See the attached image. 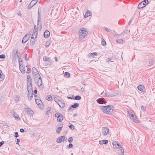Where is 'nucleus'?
<instances>
[{
  "label": "nucleus",
  "instance_id": "f257e3e1",
  "mask_svg": "<svg viewBox=\"0 0 155 155\" xmlns=\"http://www.w3.org/2000/svg\"><path fill=\"white\" fill-rule=\"evenodd\" d=\"M88 31H87V29L85 28H81L78 32L79 39L80 40L83 39L87 36Z\"/></svg>",
  "mask_w": 155,
  "mask_h": 155
},
{
  "label": "nucleus",
  "instance_id": "f03ea898",
  "mask_svg": "<svg viewBox=\"0 0 155 155\" xmlns=\"http://www.w3.org/2000/svg\"><path fill=\"white\" fill-rule=\"evenodd\" d=\"M55 117L57 118V120L58 122H61L63 120V115L59 112L56 113L55 114Z\"/></svg>",
  "mask_w": 155,
  "mask_h": 155
},
{
  "label": "nucleus",
  "instance_id": "7ed1b4c3",
  "mask_svg": "<svg viewBox=\"0 0 155 155\" xmlns=\"http://www.w3.org/2000/svg\"><path fill=\"white\" fill-rule=\"evenodd\" d=\"M145 60H146L145 62L147 63H148L150 64H152L154 62L153 60L150 56L147 55L145 57Z\"/></svg>",
  "mask_w": 155,
  "mask_h": 155
},
{
  "label": "nucleus",
  "instance_id": "20e7f679",
  "mask_svg": "<svg viewBox=\"0 0 155 155\" xmlns=\"http://www.w3.org/2000/svg\"><path fill=\"white\" fill-rule=\"evenodd\" d=\"M27 89L28 91V97L29 100H31L32 99L33 97L32 95H31L32 97L30 96V94L31 93V92H32V89H31V86H29V84H28L27 85Z\"/></svg>",
  "mask_w": 155,
  "mask_h": 155
},
{
  "label": "nucleus",
  "instance_id": "39448f33",
  "mask_svg": "<svg viewBox=\"0 0 155 155\" xmlns=\"http://www.w3.org/2000/svg\"><path fill=\"white\" fill-rule=\"evenodd\" d=\"M25 111L27 112V114L29 115L30 116H33L34 113L33 110L29 107H25L24 109Z\"/></svg>",
  "mask_w": 155,
  "mask_h": 155
},
{
  "label": "nucleus",
  "instance_id": "423d86ee",
  "mask_svg": "<svg viewBox=\"0 0 155 155\" xmlns=\"http://www.w3.org/2000/svg\"><path fill=\"white\" fill-rule=\"evenodd\" d=\"M102 134L104 136H105L107 134H109V130L108 127H103L101 130Z\"/></svg>",
  "mask_w": 155,
  "mask_h": 155
},
{
  "label": "nucleus",
  "instance_id": "0eeeda50",
  "mask_svg": "<svg viewBox=\"0 0 155 155\" xmlns=\"http://www.w3.org/2000/svg\"><path fill=\"white\" fill-rule=\"evenodd\" d=\"M27 85L28 84H29V86H31V89H32V79L31 77V76L29 75H28L27 76Z\"/></svg>",
  "mask_w": 155,
  "mask_h": 155
},
{
  "label": "nucleus",
  "instance_id": "6e6552de",
  "mask_svg": "<svg viewBox=\"0 0 155 155\" xmlns=\"http://www.w3.org/2000/svg\"><path fill=\"white\" fill-rule=\"evenodd\" d=\"M35 81L38 87H40L42 86V82L41 76H40L39 78H38V79H35Z\"/></svg>",
  "mask_w": 155,
  "mask_h": 155
},
{
  "label": "nucleus",
  "instance_id": "1a4fd4ad",
  "mask_svg": "<svg viewBox=\"0 0 155 155\" xmlns=\"http://www.w3.org/2000/svg\"><path fill=\"white\" fill-rule=\"evenodd\" d=\"M35 101L36 103L40 108L42 109L43 108L44 105L42 101L40 100L35 99Z\"/></svg>",
  "mask_w": 155,
  "mask_h": 155
},
{
  "label": "nucleus",
  "instance_id": "9d476101",
  "mask_svg": "<svg viewBox=\"0 0 155 155\" xmlns=\"http://www.w3.org/2000/svg\"><path fill=\"white\" fill-rule=\"evenodd\" d=\"M109 107H108V113L107 114L110 115V114H114L115 113L114 111H113V109L114 108V107L111 105H109Z\"/></svg>",
  "mask_w": 155,
  "mask_h": 155
},
{
  "label": "nucleus",
  "instance_id": "9b49d317",
  "mask_svg": "<svg viewBox=\"0 0 155 155\" xmlns=\"http://www.w3.org/2000/svg\"><path fill=\"white\" fill-rule=\"evenodd\" d=\"M30 35H31L30 34L26 35L22 39V42L23 44L25 43L30 38Z\"/></svg>",
  "mask_w": 155,
  "mask_h": 155
},
{
  "label": "nucleus",
  "instance_id": "f8f14e48",
  "mask_svg": "<svg viewBox=\"0 0 155 155\" xmlns=\"http://www.w3.org/2000/svg\"><path fill=\"white\" fill-rule=\"evenodd\" d=\"M109 105H107L105 106H102L101 108V110L104 113L107 114L108 112V107Z\"/></svg>",
  "mask_w": 155,
  "mask_h": 155
},
{
  "label": "nucleus",
  "instance_id": "ddd939ff",
  "mask_svg": "<svg viewBox=\"0 0 155 155\" xmlns=\"http://www.w3.org/2000/svg\"><path fill=\"white\" fill-rule=\"evenodd\" d=\"M20 52L18 51L17 49H15L12 51V55L14 59H16L17 55L18 54H19Z\"/></svg>",
  "mask_w": 155,
  "mask_h": 155
},
{
  "label": "nucleus",
  "instance_id": "4468645a",
  "mask_svg": "<svg viewBox=\"0 0 155 155\" xmlns=\"http://www.w3.org/2000/svg\"><path fill=\"white\" fill-rule=\"evenodd\" d=\"M57 104L59 105L60 107L61 108L64 107L65 105V103L64 101L61 99L60 100V101L57 103Z\"/></svg>",
  "mask_w": 155,
  "mask_h": 155
},
{
  "label": "nucleus",
  "instance_id": "2eb2a0df",
  "mask_svg": "<svg viewBox=\"0 0 155 155\" xmlns=\"http://www.w3.org/2000/svg\"><path fill=\"white\" fill-rule=\"evenodd\" d=\"M97 101L98 104H103L106 102L105 100L103 97L98 98L97 100Z\"/></svg>",
  "mask_w": 155,
  "mask_h": 155
},
{
  "label": "nucleus",
  "instance_id": "dca6fc26",
  "mask_svg": "<svg viewBox=\"0 0 155 155\" xmlns=\"http://www.w3.org/2000/svg\"><path fill=\"white\" fill-rule=\"evenodd\" d=\"M137 88L139 90L141 91L144 92H146L145 87L143 86L140 85L137 87Z\"/></svg>",
  "mask_w": 155,
  "mask_h": 155
},
{
  "label": "nucleus",
  "instance_id": "f3484780",
  "mask_svg": "<svg viewBox=\"0 0 155 155\" xmlns=\"http://www.w3.org/2000/svg\"><path fill=\"white\" fill-rule=\"evenodd\" d=\"M50 35V32L48 30H45L43 35L44 37L45 38H48L49 37Z\"/></svg>",
  "mask_w": 155,
  "mask_h": 155
},
{
  "label": "nucleus",
  "instance_id": "a211bd4d",
  "mask_svg": "<svg viewBox=\"0 0 155 155\" xmlns=\"http://www.w3.org/2000/svg\"><path fill=\"white\" fill-rule=\"evenodd\" d=\"M112 144L113 147L115 148H116L117 146H118L117 147V148H121V145L119 144V143H117L116 141L113 142Z\"/></svg>",
  "mask_w": 155,
  "mask_h": 155
},
{
  "label": "nucleus",
  "instance_id": "6ab92c4d",
  "mask_svg": "<svg viewBox=\"0 0 155 155\" xmlns=\"http://www.w3.org/2000/svg\"><path fill=\"white\" fill-rule=\"evenodd\" d=\"M36 41L35 39L34 38V36H31V39L30 41V45L31 46H33L35 43Z\"/></svg>",
  "mask_w": 155,
  "mask_h": 155
},
{
  "label": "nucleus",
  "instance_id": "aec40b11",
  "mask_svg": "<svg viewBox=\"0 0 155 155\" xmlns=\"http://www.w3.org/2000/svg\"><path fill=\"white\" fill-rule=\"evenodd\" d=\"M97 53L96 52H94L92 53H89L88 54V57L89 58H93L94 56H97Z\"/></svg>",
  "mask_w": 155,
  "mask_h": 155
},
{
  "label": "nucleus",
  "instance_id": "412c9836",
  "mask_svg": "<svg viewBox=\"0 0 155 155\" xmlns=\"http://www.w3.org/2000/svg\"><path fill=\"white\" fill-rule=\"evenodd\" d=\"M38 29L40 30L41 29L42 26L41 20H38L37 22Z\"/></svg>",
  "mask_w": 155,
  "mask_h": 155
},
{
  "label": "nucleus",
  "instance_id": "4be33fe9",
  "mask_svg": "<svg viewBox=\"0 0 155 155\" xmlns=\"http://www.w3.org/2000/svg\"><path fill=\"white\" fill-rule=\"evenodd\" d=\"M60 126L58 127L56 130V133L57 134H59L60 133V131L62 129V128L63 126V124H60Z\"/></svg>",
  "mask_w": 155,
  "mask_h": 155
},
{
  "label": "nucleus",
  "instance_id": "5701e85b",
  "mask_svg": "<svg viewBox=\"0 0 155 155\" xmlns=\"http://www.w3.org/2000/svg\"><path fill=\"white\" fill-rule=\"evenodd\" d=\"M92 14L91 12H90V10H87V11L85 14L84 17L85 18H87L88 16H91Z\"/></svg>",
  "mask_w": 155,
  "mask_h": 155
},
{
  "label": "nucleus",
  "instance_id": "b1692460",
  "mask_svg": "<svg viewBox=\"0 0 155 155\" xmlns=\"http://www.w3.org/2000/svg\"><path fill=\"white\" fill-rule=\"evenodd\" d=\"M64 136H62L58 137L57 140L56 142L58 143H61L63 141V137H64Z\"/></svg>",
  "mask_w": 155,
  "mask_h": 155
},
{
  "label": "nucleus",
  "instance_id": "393cba45",
  "mask_svg": "<svg viewBox=\"0 0 155 155\" xmlns=\"http://www.w3.org/2000/svg\"><path fill=\"white\" fill-rule=\"evenodd\" d=\"M32 72L33 75H36L38 73L37 69L35 67H33L32 68Z\"/></svg>",
  "mask_w": 155,
  "mask_h": 155
},
{
  "label": "nucleus",
  "instance_id": "a878e982",
  "mask_svg": "<svg viewBox=\"0 0 155 155\" xmlns=\"http://www.w3.org/2000/svg\"><path fill=\"white\" fill-rule=\"evenodd\" d=\"M13 116L16 120H20V118L18 114H17L15 112H13Z\"/></svg>",
  "mask_w": 155,
  "mask_h": 155
},
{
  "label": "nucleus",
  "instance_id": "bb28decb",
  "mask_svg": "<svg viewBox=\"0 0 155 155\" xmlns=\"http://www.w3.org/2000/svg\"><path fill=\"white\" fill-rule=\"evenodd\" d=\"M61 99V98L59 97L58 96H55L54 97V101L57 103H58L60 100Z\"/></svg>",
  "mask_w": 155,
  "mask_h": 155
},
{
  "label": "nucleus",
  "instance_id": "cd10ccee",
  "mask_svg": "<svg viewBox=\"0 0 155 155\" xmlns=\"http://www.w3.org/2000/svg\"><path fill=\"white\" fill-rule=\"evenodd\" d=\"M5 78V75L2 74V71L0 70V81H2Z\"/></svg>",
  "mask_w": 155,
  "mask_h": 155
},
{
  "label": "nucleus",
  "instance_id": "c85d7f7f",
  "mask_svg": "<svg viewBox=\"0 0 155 155\" xmlns=\"http://www.w3.org/2000/svg\"><path fill=\"white\" fill-rule=\"evenodd\" d=\"M108 140H103L99 141V143L100 144H107L108 143Z\"/></svg>",
  "mask_w": 155,
  "mask_h": 155
},
{
  "label": "nucleus",
  "instance_id": "c756f323",
  "mask_svg": "<svg viewBox=\"0 0 155 155\" xmlns=\"http://www.w3.org/2000/svg\"><path fill=\"white\" fill-rule=\"evenodd\" d=\"M51 110V108L50 107H48L46 110L45 111V114L47 115H48L50 113V111Z\"/></svg>",
  "mask_w": 155,
  "mask_h": 155
},
{
  "label": "nucleus",
  "instance_id": "7c9ffc66",
  "mask_svg": "<svg viewBox=\"0 0 155 155\" xmlns=\"http://www.w3.org/2000/svg\"><path fill=\"white\" fill-rule=\"evenodd\" d=\"M34 35H35V38H37L38 35V30L36 29H34L32 35V36H34Z\"/></svg>",
  "mask_w": 155,
  "mask_h": 155
},
{
  "label": "nucleus",
  "instance_id": "2f4dec72",
  "mask_svg": "<svg viewBox=\"0 0 155 155\" xmlns=\"http://www.w3.org/2000/svg\"><path fill=\"white\" fill-rule=\"evenodd\" d=\"M79 104L78 103H74L73 104L71 105V107L73 108H75L79 107Z\"/></svg>",
  "mask_w": 155,
  "mask_h": 155
},
{
  "label": "nucleus",
  "instance_id": "473e14b6",
  "mask_svg": "<svg viewBox=\"0 0 155 155\" xmlns=\"http://www.w3.org/2000/svg\"><path fill=\"white\" fill-rule=\"evenodd\" d=\"M142 2H140L138 5L137 8L139 9L142 8L145 6V5L142 4Z\"/></svg>",
  "mask_w": 155,
  "mask_h": 155
},
{
  "label": "nucleus",
  "instance_id": "72a5a7b5",
  "mask_svg": "<svg viewBox=\"0 0 155 155\" xmlns=\"http://www.w3.org/2000/svg\"><path fill=\"white\" fill-rule=\"evenodd\" d=\"M116 42L118 44H123L125 43V41L122 39H118L116 40Z\"/></svg>",
  "mask_w": 155,
  "mask_h": 155
},
{
  "label": "nucleus",
  "instance_id": "f704fd0d",
  "mask_svg": "<svg viewBox=\"0 0 155 155\" xmlns=\"http://www.w3.org/2000/svg\"><path fill=\"white\" fill-rule=\"evenodd\" d=\"M34 3H33V2L32 1L28 6V9H30L32 7H33V6L34 5H33Z\"/></svg>",
  "mask_w": 155,
  "mask_h": 155
},
{
  "label": "nucleus",
  "instance_id": "c9c22d12",
  "mask_svg": "<svg viewBox=\"0 0 155 155\" xmlns=\"http://www.w3.org/2000/svg\"><path fill=\"white\" fill-rule=\"evenodd\" d=\"M132 120L134 121V122L136 123H138L139 122V121L138 120L136 116L135 117L133 118Z\"/></svg>",
  "mask_w": 155,
  "mask_h": 155
},
{
  "label": "nucleus",
  "instance_id": "e433bc0d",
  "mask_svg": "<svg viewBox=\"0 0 155 155\" xmlns=\"http://www.w3.org/2000/svg\"><path fill=\"white\" fill-rule=\"evenodd\" d=\"M70 74L67 72H65L64 76L65 77L68 78L70 77Z\"/></svg>",
  "mask_w": 155,
  "mask_h": 155
},
{
  "label": "nucleus",
  "instance_id": "4c0bfd02",
  "mask_svg": "<svg viewBox=\"0 0 155 155\" xmlns=\"http://www.w3.org/2000/svg\"><path fill=\"white\" fill-rule=\"evenodd\" d=\"M101 44L103 46H105L106 45V42L103 38H101Z\"/></svg>",
  "mask_w": 155,
  "mask_h": 155
},
{
  "label": "nucleus",
  "instance_id": "58836bf2",
  "mask_svg": "<svg viewBox=\"0 0 155 155\" xmlns=\"http://www.w3.org/2000/svg\"><path fill=\"white\" fill-rule=\"evenodd\" d=\"M46 99L47 100L51 101L52 100V97L51 95H48L47 96Z\"/></svg>",
  "mask_w": 155,
  "mask_h": 155
},
{
  "label": "nucleus",
  "instance_id": "ea45409f",
  "mask_svg": "<svg viewBox=\"0 0 155 155\" xmlns=\"http://www.w3.org/2000/svg\"><path fill=\"white\" fill-rule=\"evenodd\" d=\"M81 97L79 95H77L75 96H74V100H80L81 99Z\"/></svg>",
  "mask_w": 155,
  "mask_h": 155
},
{
  "label": "nucleus",
  "instance_id": "a19ab883",
  "mask_svg": "<svg viewBox=\"0 0 155 155\" xmlns=\"http://www.w3.org/2000/svg\"><path fill=\"white\" fill-rule=\"evenodd\" d=\"M19 69L21 73L24 74L25 72V66H23V68H21H21H19Z\"/></svg>",
  "mask_w": 155,
  "mask_h": 155
},
{
  "label": "nucleus",
  "instance_id": "79ce46f5",
  "mask_svg": "<svg viewBox=\"0 0 155 155\" xmlns=\"http://www.w3.org/2000/svg\"><path fill=\"white\" fill-rule=\"evenodd\" d=\"M144 11V10H140L139 12V15L142 16H144L145 15L144 14L145 12H144V14H143Z\"/></svg>",
  "mask_w": 155,
  "mask_h": 155
},
{
  "label": "nucleus",
  "instance_id": "37998d69",
  "mask_svg": "<svg viewBox=\"0 0 155 155\" xmlns=\"http://www.w3.org/2000/svg\"><path fill=\"white\" fill-rule=\"evenodd\" d=\"M120 149L119 151H120V153H121V155H124V150L123 148L122 147H121V148H119Z\"/></svg>",
  "mask_w": 155,
  "mask_h": 155
},
{
  "label": "nucleus",
  "instance_id": "c03bdc74",
  "mask_svg": "<svg viewBox=\"0 0 155 155\" xmlns=\"http://www.w3.org/2000/svg\"><path fill=\"white\" fill-rule=\"evenodd\" d=\"M73 145L72 144L70 143H69V144L68 145H67L66 146V147L67 148H71L73 147Z\"/></svg>",
  "mask_w": 155,
  "mask_h": 155
},
{
  "label": "nucleus",
  "instance_id": "a18cd8bd",
  "mask_svg": "<svg viewBox=\"0 0 155 155\" xmlns=\"http://www.w3.org/2000/svg\"><path fill=\"white\" fill-rule=\"evenodd\" d=\"M68 141L70 143H72L73 141V139L72 137H69L68 139Z\"/></svg>",
  "mask_w": 155,
  "mask_h": 155
},
{
  "label": "nucleus",
  "instance_id": "49530a36",
  "mask_svg": "<svg viewBox=\"0 0 155 155\" xmlns=\"http://www.w3.org/2000/svg\"><path fill=\"white\" fill-rule=\"evenodd\" d=\"M70 128L71 130H74V125L72 124H70L68 126Z\"/></svg>",
  "mask_w": 155,
  "mask_h": 155
},
{
  "label": "nucleus",
  "instance_id": "de8ad7c7",
  "mask_svg": "<svg viewBox=\"0 0 155 155\" xmlns=\"http://www.w3.org/2000/svg\"><path fill=\"white\" fill-rule=\"evenodd\" d=\"M35 76L34 77V79L35 80V79L37 78L38 79V78H39L40 76V74H39V73L38 74H37L36 75H34Z\"/></svg>",
  "mask_w": 155,
  "mask_h": 155
},
{
  "label": "nucleus",
  "instance_id": "09e8293b",
  "mask_svg": "<svg viewBox=\"0 0 155 155\" xmlns=\"http://www.w3.org/2000/svg\"><path fill=\"white\" fill-rule=\"evenodd\" d=\"M50 59V58H49L45 56L43 57V61H47L48 59Z\"/></svg>",
  "mask_w": 155,
  "mask_h": 155
},
{
  "label": "nucleus",
  "instance_id": "8fccbe9b",
  "mask_svg": "<svg viewBox=\"0 0 155 155\" xmlns=\"http://www.w3.org/2000/svg\"><path fill=\"white\" fill-rule=\"evenodd\" d=\"M142 2L144 3V4L145 5V6L147 5L148 4L149 2L148 0H144L143 1H142Z\"/></svg>",
  "mask_w": 155,
  "mask_h": 155
},
{
  "label": "nucleus",
  "instance_id": "3c124183",
  "mask_svg": "<svg viewBox=\"0 0 155 155\" xmlns=\"http://www.w3.org/2000/svg\"><path fill=\"white\" fill-rule=\"evenodd\" d=\"M41 10H40L41 11ZM40 10H38V20H41V17H40V12H39Z\"/></svg>",
  "mask_w": 155,
  "mask_h": 155
},
{
  "label": "nucleus",
  "instance_id": "603ef678",
  "mask_svg": "<svg viewBox=\"0 0 155 155\" xmlns=\"http://www.w3.org/2000/svg\"><path fill=\"white\" fill-rule=\"evenodd\" d=\"M27 54H25L24 55V58H25V60L26 61H27L29 60V58H27Z\"/></svg>",
  "mask_w": 155,
  "mask_h": 155
},
{
  "label": "nucleus",
  "instance_id": "864d4df0",
  "mask_svg": "<svg viewBox=\"0 0 155 155\" xmlns=\"http://www.w3.org/2000/svg\"><path fill=\"white\" fill-rule=\"evenodd\" d=\"M5 55L4 54H2L0 55V58L5 59Z\"/></svg>",
  "mask_w": 155,
  "mask_h": 155
},
{
  "label": "nucleus",
  "instance_id": "5fc2aeb1",
  "mask_svg": "<svg viewBox=\"0 0 155 155\" xmlns=\"http://www.w3.org/2000/svg\"><path fill=\"white\" fill-rule=\"evenodd\" d=\"M104 91L101 94L102 95V96L103 97H107V94H107V93H105L104 94H103Z\"/></svg>",
  "mask_w": 155,
  "mask_h": 155
},
{
  "label": "nucleus",
  "instance_id": "6e6d98bb",
  "mask_svg": "<svg viewBox=\"0 0 155 155\" xmlns=\"http://www.w3.org/2000/svg\"><path fill=\"white\" fill-rule=\"evenodd\" d=\"M14 134H15L14 137L15 138H17V137H18L19 135L18 134V133L17 132H15L14 133Z\"/></svg>",
  "mask_w": 155,
  "mask_h": 155
},
{
  "label": "nucleus",
  "instance_id": "4d7b16f0",
  "mask_svg": "<svg viewBox=\"0 0 155 155\" xmlns=\"http://www.w3.org/2000/svg\"><path fill=\"white\" fill-rule=\"evenodd\" d=\"M50 42L49 41H47L45 44V46L46 47H47L48 46L50 45Z\"/></svg>",
  "mask_w": 155,
  "mask_h": 155
},
{
  "label": "nucleus",
  "instance_id": "13d9d810",
  "mask_svg": "<svg viewBox=\"0 0 155 155\" xmlns=\"http://www.w3.org/2000/svg\"><path fill=\"white\" fill-rule=\"evenodd\" d=\"M74 95H72L71 97L68 96L67 98L68 99H74Z\"/></svg>",
  "mask_w": 155,
  "mask_h": 155
},
{
  "label": "nucleus",
  "instance_id": "bf43d9fd",
  "mask_svg": "<svg viewBox=\"0 0 155 155\" xmlns=\"http://www.w3.org/2000/svg\"><path fill=\"white\" fill-rule=\"evenodd\" d=\"M19 68L21 69V68H23L24 66L23 64L22 63H19Z\"/></svg>",
  "mask_w": 155,
  "mask_h": 155
},
{
  "label": "nucleus",
  "instance_id": "052dcab7",
  "mask_svg": "<svg viewBox=\"0 0 155 155\" xmlns=\"http://www.w3.org/2000/svg\"><path fill=\"white\" fill-rule=\"evenodd\" d=\"M134 116L133 114H129V117L130 119L132 120L134 117Z\"/></svg>",
  "mask_w": 155,
  "mask_h": 155
},
{
  "label": "nucleus",
  "instance_id": "680f3d73",
  "mask_svg": "<svg viewBox=\"0 0 155 155\" xmlns=\"http://www.w3.org/2000/svg\"><path fill=\"white\" fill-rule=\"evenodd\" d=\"M31 71V69L29 68H27V71L26 72L27 74H29Z\"/></svg>",
  "mask_w": 155,
  "mask_h": 155
},
{
  "label": "nucleus",
  "instance_id": "e2e57ef3",
  "mask_svg": "<svg viewBox=\"0 0 155 155\" xmlns=\"http://www.w3.org/2000/svg\"><path fill=\"white\" fill-rule=\"evenodd\" d=\"M141 110H142L143 111V112H144V111L145 110H146V107H144L143 106H141Z\"/></svg>",
  "mask_w": 155,
  "mask_h": 155
},
{
  "label": "nucleus",
  "instance_id": "0e129e2a",
  "mask_svg": "<svg viewBox=\"0 0 155 155\" xmlns=\"http://www.w3.org/2000/svg\"><path fill=\"white\" fill-rule=\"evenodd\" d=\"M104 28H105V29L106 31H107L108 32H110V31H111V30L110 29V28H107V27H104Z\"/></svg>",
  "mask_w": 155,
  "mask_h": 155
},
{
  "label": "nucleus",
  "instance_id": "69168bd1",
  "mask_svg": "<svg viewBox=\"0 0 155 155\" xmlns=\"http://www.w3.org/2000/svg\"><path fill=\"white\" fill-rule=\"evenodd\" d=\"M111 59L110 58H108L106 60V62H107L108 63L109 61H110L111 60Z\"/></svg>",
  "mask_w": 155,
  "mask_h": 155
},
{
  "label": "nucleus",
  "instance_id": "338daca9",
  "mask_svg": "<svg viewBox=\"0 0 155 155\" xmlns=\"http://www.w3.org/2000/svg\"><path fill=\"white\" fill-rule=\"evenodd\" d=\"M20 132L21 133H24L25 132H26V131L24 130L23 128H21L20 130Z\"/></svg>",
  "mask_w": 155,
  "mask_h": 155
},
{
  "label": "nucleus",
  "instance_id": "774afa93",
  "mask_svg": "<svg viewBox=\"0 0 155 155\" xmlns=\"http://www.w3.org/2000/svg\"><path fill=\"white\" fill-rule=\"evenodd\" d=\"M118 94L117 93H113V94H112V97H114V96H116L118 95Z\"/></svg>",
  "mask_w": 155,
  "mask_h": 155
}]
</instances>
